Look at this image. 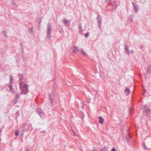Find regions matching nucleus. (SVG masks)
Listing matches in <instances>:
<instances>
[{"label":"nucleus","mask_w":151,"mask_h":151,"mask_svg":"<svg viewBox=\"0 0 151 151\" xmlns=\"http://www.w3.org/2000/svg\"><path fill=\"white\" fill-rule=\"evenodd\" d=\"M24 83L23 82H19L20 88L21 90L20 94L21 95L23 94H26L28 92V85L25 84L23 85Z\"/></svg>","instance_id":"f257e3e1"},{"label":"nucleus","mask_w":151,"mask_h":151,"mask_svg":"<svg viewBox=\"0 0 151 151\" xmlns=\"http://www.w3.org/2000/svg\"><path fill=\"white\" fill-rule=\"evenodd\" d=\"M47 37L49 39H50L51 38V32L52 30L51 23H48L47 24Z\"/></svg>","instance_id":"f03ea898"},{"label":"nucleus","mask_w":151,"mask_h":151,"mask_svg":"<svg viewBox=\"0 0 151 151\" xmlns=\"http://www.w3.org/2000/svg\"><path fill=\"white\" fill-rule=\"evenodd\" d=\"M36 112L41 118H42L44 116V113L40 108H37L36 109Z\"/></svg>","instance_id":"7ed1b4c3"},{"label":"nucleus","mask_w":151,"mask_h":151,"mask_svg":"<svg viewBox=\"0 0 151 151\" xmlns=\"http://www.w3.org/2000/svg\"><path fill=\"white\" fill-rule=\"evenodd\" d=\"M49 97H50L49 99L51 101V104L52 105V101L54 100V94L53 92H52L49 95Z\"/></svg>","instance_id":"20e7f679"},{"label":"nucleus","mask_w":151,"mask_h":151,"mask_svg":"<svg viewBox=\"0 0 151 151\" xmlns=\"http://www.w3.org/2000/svg\"><path fill=\"white\" fill-rule=\"evenodd\" d=\"M132 4L135 12L136 13H137L139 10L138 5L137 4H135L133 2L132 3Z\"/></svg>","instance_id":"39448f33"},{"label":"nucleus","mask_w":151,"mask_h":151,"mask_svg":"<svg viewBox=\"0 0 151 151\" xmlns=\"http://www.w3.org/2000/svg\"><path fill=\"white\" fill-rule=\"evenodd\" d=\"M62 21L64 24H66L67 26H69L70 24V21L67 20L65 18L62 20Z\"/></svg>","instance_id":"423d86ee"},{"label":"nucleus","mask_w":151,"mask_h":151,"mask_svg":"<svg viewBox=\"0 0 151 151\" xmlns=\"http://www.w3.org/2000/svg\"><path fill=\"white\" fill-rule=\"evenodd\" d=\"M19 97V93L17 94L15 99L14 100V103L16 104L18 102Z\"/></svg>","instance_id":"0eeeda50"},{"label":"nucleus","mask_w":151,"mask_h":151,"mask_svg":"<svg viewBox=\"0 0 151 151\" xmlns=\"http://www.w3.org/2000/svg\"><path fill=\"white\" fill-rule=\"evenodd\" d=\"M125 48L124 50L126 51V52L127 53V54L128 55H129L130 52L129 51V49L128 46L125 43Z\"/></svg>","instance_id":"6e6552de"},{"label":"nucleus","mask_w":151,"mask_h":151,"mask_svg":"<svg viewBox=\"0 0 151 151\" xmlns=\"http://www.w3.org/2000/svg\"><path fill=\"white\" fill-rule=\"evenodd\" d=\"M18 76L19 77V82H22L21 81L24 78V77L23 74H21L20 73H19L18 74Z\"/></svg>","instance_id":"1a4fd4ad"},{"label":"nucleus","mask_w":151,"mask_h":151,"mask_svg":"<svg viewBox=\"0 0 151 151\" xmlns=\"http://www.w3.org/2000/svg\"><path fill=\"white\" fill-rule=\"evenodd\" d=\"M9 88V90L10 92H12L13 94L14 93V89L12 88V84H9L8 85Z\"/></svg>","instance_id":"9d476101"},{"label":"nucleus","mask_w":151,"mask_h":151,"mask_svg":"<svg viewBox=\"0 0 151 151\" xmlns=\"http://www.w3.org/2000/svg\"><path fill=\"white\" fill-rule=\"evenodd\" d=\"M130 92V90L128 88V87H126V88L124 93L126 95L128 96L129 93Z\"/></svg>","instance_id":"9b49d317"},{"label":"nucleus","mask_w":151,"mask_h":151,"mask_svg":"<svg viewBox=\"0 0 151 151\" xmlns=\"http://www.w3.org/2000/svg\"><path fill=\"white\" fill-rule=\"evenodd\" d=\"M99 122L101 124H103L104 122V119L101 116H99Z\"/></svg>","instance_id":"f8f14e48"},{"label":"nucleus","mask_w":151,"mask_h":151,"mask_svg":"<svg viewBox=\"0 0 151 151\" xmlns=\"http://www.w3.org/2000/svg\"><path fill=\"white\" fill-rule=\"evenodd\" d=\"M99 150L100 151H108V149L106 146H104L103 147L101 148Z\"/></svg>","instance_id":"ddd939ff"},{"label":"nucleus","mask_w":151,"mask_h":151,"mask_svg":"<svg viewBox=\"0 0 151 151\" xmlns=\"http://www.w3.org/2000/svg\"><path fill=\"white\" fill-rule=\"evenodd\" d=\"M101 17L100 16L99 14H97V17H96V20L97 21V22L100 21H101Z\"/></svg>","instance_id":"4468645a"},{"label":"nucleus","mask_w":151,"mask_h":151,"mask_svg":"<svg viewBox=\"0 0 151 151\" xmlns=\"http://www.w3.org/2000/svg\"><path fill=\"white\" fill-rule=\"evenodd\" d=\"M73 51L75 52H79L80 51V50H78V48L76 47H74V49H73Z\"/></svg>","instance_id":"2eb2a0df"},{"label":"nucleus","mask_w":151,"mask_h":151,"mask_svg":"<svg viewBox=\"0 0 151 151\" xmlns=\"http://www.w3.org/2000/svg\"><path fill=\"white\" fill-rule=\"evenodd\" d=\"M10 83H12L13 82V78L12 75H11L9 77Z\"/></svg>","instance_id":"dca6fc26"},{"label":"nucleus","mask_w":151,"mask_h":151,"mask_svg":"<svg viewBox=\"0 0 151 151\" xmlns=\"http://www.w3.org/2000/svg\"><path fill=\"white\" fill-rule=\"evenodd\" d=\"M98 23V26L100 29H101V21L97 22Z\"/></svg>","instance_id":"f3484780"},{"label":"nucleus","mask_w":151,"mask_h":151,"mask_svg":"<svg viewBox=\"0 0 151 151\" xmlns=\"http://www.w3.org/2000/svg\"><path fill=\"white\" fill-rule=\"evenodd\" d=\"M79 52L81 54H83L84 55H87L83 50H80Z\"/></svg>","instance_id":"a211bd4d"},{"label":"nucleus","mask_w":151,"mask_h":151,"mask_svg":"<svg viewBox=\"0 0 151 151\" xmlns=\"http://www.w3.org/2000/svg\"><path fill=\"white\" fill-rule=\"evenodd\" d=\"M2 34L3 35L6 37H7V35L6 33V32L5 31H4L2 32Z\"/></svg>","instance_id":"6ab92c4d"},{"label":"nucleus","mask_w":151,"mask_h":151,"mask_svg":"<svg viewBox=\"0 0 151 151\" xmlns=\"http://www.w3.org/2000/svg\"><path fill=\"white\" fill-rule=\"evenodd\" d=\"M151 68V64H150L147 67V68H148V70L147 71V72H150Z\"/></svg>","instance_id":"aec40b11"},{"label":"nucleus","mask_w":151,"mask_h":151,"mask_svg":"<svg viewBox=\"0 0 151 151\" xmlns=\"http://www.w3.org/2000/svg\"><path fill=\"white\" fill-rule=\"evenodd\" d=\"M150 111V109L149 108H146L145 109V112L147 113L149 112Z\"/></svg>","instance_id":"412c9836"},{"label":"nucleus","mask_w":151,"mask_h":151,"mask_svg":"<svg viewBox=\"0 0 151 151\" xmlns=\"http://www.w3.org/2000/svg\"><path fill=\"white\" fill-rule=\"evenodd\" d=\"M19 132L18 131L16 130L15 132V134L16 136H17L19 135Z\"/></svg>","instance_id":"4be33fe9"},{"label":"nucleus","mask_w":151,"mask_h":151,"mask_svg":"<svg viewBox=\"0 0 151 151\" xmlns=\"http://www.w3.org/2000/svg\"><path fill=\"white\" fill-rule=\"evenodd\" d=\"M89 32H87L85 34L84 36L86 37L87 38L89 36Z\"/></svg>","instance_id":"5701e85b"},{"label":"nucleus","mask_w":151,"mask_h":151,"mask_svg":"<svg viewBox=\"0 0 151 151\" xmlns=\"http://www.w3.org/2000/svg\"><path fill=\"white\" fill-rule=\"evenodd\" d=\"M19 111H17L16 113V115H17V116H18L19 115Z\"/></svg>","instance_id":"b1692460"},{"label":"nucleus","mask_w":151,"mask_h":151,"mask_svg":"<svg viewBox=\"0 0 151 151\" xmlns=\"http://www.w3.org/2000/svg\"><path fill=\"white\" fill-rule=\"evenodd\" d=\"M29 30L31 32H32L33 31V29L32 28H31L29 29Z\"/></svg>","instance_id":"393cba45"},{"label":"nucleus","mask_w":151,"mask_h":151,"mask_svg":"<svg viewBox=\"0 0 151 151\" xmlns=\"http://www.w3.org/2000/svg\"><path fill=\"white\" fill-rule=\"evenodd\" d=\"M111 151H116V149H115V148H113L111 150Z\"/></svg>","instance_id":"a878e982"},{"label":"nucleus","mask_w":151,"mask_h":151,"mask_svg":"<svg viewBox=\"0 0 151 151\" xmlns=\"http://www.w3.org/2000/svg\"><path fill=\"white\" fill-rule=\"evenodd\" d=\"M114 5H116V7L115 9L116 8V2L115 1H114Z\"/></svg>","instance_id":"bb28decb"},{"label":"nucleus","mask_w":151,"mask_h":151,"mask_svg":"<svg viewBox=\"0 0 151 151\" xmlns=\"http://www.w3.org/2000/svg\"><path fill=\"white\" fill-rule=\"evenodd\" d=\"M133 52H134V51L133 50H131L130 52L132 54L133 53Z\"/></svg>","instance_id":"cd10ccee"},{"label":"nucleus","mask_w":151,"mask_h":151,"mask_svg":"<svg viewBox=\"0 0 151 151\" xmlns=\"http://www.w3.org/2000/svg\"><path fill=\"white\" fill-rule=\"evenodd\" d=\"M21 48L22 49V52L23 54L24 53V51H23V48H22V47H21Z\"/></svg>","instance_id":"c85d7f7f"},{"label":"nucleus","mask_w":151,"mask_h":151,"mask_svg":"<svg viewBox=\"0 0 151 151\" xmlns=\"http://www.w3.org/2000/svg\"><path fill=\"white\" fill-rule=\"evenodd\" d=\"M111 0H106L105 1H107L108 2H109L111 1Z\"/></svg>","instance_id":"c756f323"},{"label":"nucleus","mask_w":151,"mask_h":151,"mask_svg":"<svg viewBox=\"0 0 151 151\" xmlns=\"http://www.w3.org/2000/svg\"><path fill=\"white\" fill-rule=\"evenodd\" d=\"M1 143L0 142V148H1Z\"/></svg>","instance_id":"7c9ffc66"},{"label":"nucleus","mask_w":151,"mask_h":151,"mask_svg":"<svg viewBox=\"0 0 151 151\" xmlns=\"http://www.w3.org/2000/svg\"><path fill=\"white\" fill-rule=\"evenodd\" d=\"M79 27L80 28L81 30L82 27Z\"/></svg>","instance_id":"2f4dec72"},{"label":"nucleus","mask_w":151,"mask_h":151,"mask_svg":"<svg viewBox=\"0 0 151 151\" xmlns=\"http://www.w3.org/2000/svg\"><path fill=\"white\" fill-rule=\"evenodd\" d=\"M79 27L80 28L81 30L82 27Z\"/></svg>","instance_id":"473e14b6"},{"label":"nucleus","mask_w":151,"mask_h":151,"mask_svg":"<svg viewBox=\"0 0 151 151\" xmlns=\"http://www.w3.org/2000/svg\"><path fill=\"white\" fill-rule=\"evenodd\" d=\"M26 151H29V150L28 149H27V150H26Z\"/></svg>","instance_id":"72a5a7b5"},{"label":"nucleus","mask_w":151,"mask_h":151,"mask_svg":"<svg viewBox=\"0 0 151 151\" xmlns=\"http://www.w3.org/2000/svg\"><path fill=\"white\" fill-rule=\"evenodd\" d=\"M73 132L74 135H75V133L73 131Z\"/></svg>","instance_id":"f704fd0d"},{"label":"nucleus","mask_w":151,"mask_h":151,"mask_svg":"<svg viewBox=\"0 0 151 151\" xmlns=\"http://www.w3.org/2000/svg\"><path fill=\"white\" fill-rule=\"evenodd\" d=\"M20 45H21V46H22V44H20Z\"/></svg>","instance_id":"c9c22d12"},{"label":"nucleus","mask_w":151,"mask_h":151,"mask_svg":"<svg viewBox=\"0 0 151 151\" xmlns=\"http://www.w3.org/2000/svg\"><path fill=\"white\" fill-rule=\"evenodd\" d=\"M144 91H146V90H145V89H144Z\"/></svg>","instance_id":"e433bc0d"},{"label":"nucleus","mask_w":151,"mask_h":151,"mask_svg":"<svg viewBox=\"0 0 151 151\" xmlns=\"http://www.w3.org/2000/svg\"><path fill=\"white\" fill-rule=\"evenodd\" d=\"M82 108H83V106H82Z\"/></svg>","instance_id":"4c0bfd02"},{"label":"nucleus","mask_w":151,"mask_h":151,"mask_svg":"<svg viewBox=\"0 0 151 151\" xmlns=\"http://www.w3.org/2000/svg\"><path fill=\"white\" fill-rule=\"evenodd\" d=\"M22 57L23 58V55H22Z\"/></svg>","instance_id":"58836bf2"}]
</instances>
